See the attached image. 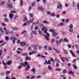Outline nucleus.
I'll return each mask as SVG.
<instances>
[{"mask_svg": "<svg viewBox=\"0 0 79 79\" xmlns=\"http://www.w3.org/2000/svg\"><path fill=\"white\" fill-rule=\"evenodd\" d=\"M49 31L51 32H53L52 34V35H53V36H56V35H57V33L55 32V30L53 29H50L49 30Z\"/></svg>", "mask_w": 79, "mask_h": 79, "instance_id": "1", "label": "nucleus"}, {"mask_svg": "<svg viewBox=\"0 0 79 79\" xmlns=\"http://www.w3.org/2000/svg\"><path fill=\"white\" fill-rule=\"evenodd\" d=\"M6 7L8 8H13V6L12 4L9 3L6 5Z\"/></svg>", "mask_w": 79, "mask_h": 79, "instance_id": "2", "label": "nucleus"}, {"mask_svg": "<svg viewBox=\"0 0 79 79\" xmlns=\"http://www.w3.org/2000/svg\"><path fill=\"white\" fill-rule=\"evenodd\" d=\"M57 3L58 4H59V6H57V8H59V9H61V8H62V5L60 3V2H58Z\"/></svg>", "mask_w": 79, "mask_h": 79, "instance_id": "3", "label": "nucleus"}, {"mask_svg": "<svg viewBox=\"0 0 79 79\" xmlns=\"http://www.w3.org/2000/svg\"><path fill=\"white\" fill-rule=\"evenodd\" d=\"M69 52L71 54L72 56H73V57H74V58H76V57H77V56L75 55L74 52H73V51H72V50H70Z\"/></svg>", "mask_w": 79, "mask_h": 79, "instance_id": "4", "label": "nucleus"}, {"mask_svg": "<svg viewBox=\"0 0 79 79\" xmlns=\"http://www.w3.org/2000/svg\"><path fill=\"white\" fill-rule=\"evenodd\" d=\"M16 39V38L15 37H11L10 38V40H13V44L15 43V40Z\"/></svg>", "mask_w": 79, "mask_h": 79, "instance_id": "5", "label": "nucleus"}, {"mask_svg": "<svg viewBox=\"0 0 79 79\" xmlns=\"http://www.w3.org/2000/svg\"><path fill=\"white\" fill-rule=\"evenodd\" d=\"M31 47H34V50H37V47L36 45H33L31 46Z\"/></svg>", "mask_w": 79, "mask_h": 79, "instance_id": "6", "label": "nucleus"}, {"mask_svg": "<svg viewBox=\"0 0 79 79\" xmlns=\"http://www.w3.org/2000/svg\"><path fill=\"white\" fill-rule=\"evenodd\" d=\"M25 45H26V43L24 41L21 42L20 43V45H21V46H22V47H24V46H25Z\"/></svg>", "mask_w": 79, "mask_h": 79, "instance_id": "7", "label": "nucleus"}, {"mask_svg": "<svg viewBox=\"0 0 79 79\" xmlns=\"http://www.w3.org/2000/svg\"><path fill=\"white\" fill-rule=\"evenodd\" d=\"M13 14L12 13H10L9 14V17L10 18V19H12L13 18Z\"/></svg>", "mask_w": 79, "mask_h": 79, "instance_id": "8", "label": "nucleus"}, {"mask_svg": "<svg viewBox=\"0 0 79 79\" xmlns=\"http://www.w3.org/2000/svg\"><path fill=\"white\" fill-rule=\"evenodd\" d=\"M12 30L13 31H18L19 29V28L16 27H13L12 28Z\"/></svg>", "mask_w": 79, "mask_h": 79, "instance_id": "9", "label": "nucleus"}, {"mask_svg": "<svg viewBox=\"0 0 79 79\" xmlns=\"http://www.w3.org/2000/svg\"><path fill=\"white\" fill-rule=\"evenodd\" d=\"M64 59L66 61H69V57H64Z\"/></svg>", "mask_w": 79, "mask_h": 79, "instance_id": "10", "label": "nucleus"}, {"mask_svg": "<svg viewBox=\"0 0 79 79\" xmlns=\"http://www.w3.org/2000/svg\"><path fill=\"white\" fill-rule=\"evenodd\" d=\"M26 60H28V61H31V57H29L28 56H27L26 58Z\"/></svg>", "mask_w": 79, "mask_h": 79, "instance_id": "11", "label": "nucleus"}, {"mask_svg": "<svg viewBox=\"0 0 79 79\" xmlns=\"http://www.w3.org/2000/svg\"><path fill=\"white\" fill-rule=\"evenodd\" d=\"M34 18H33L32 19H31L29 20V21L31 23H32V22L34 20Z\"/></svg>", "mask_w": 79, "mask_h": 79, "instance_id": "12", "label": "nucleus"}, {"mask_svg": "<svg viewBox=\"0 0 79 79\" xmlns=\"http://www.w3.org/2000/svg\"><path fill=\"white\" fill-rule=\"evenodd\" d=\"M0 31L2 33L1 34H4V31H3V29H2V28H0Z\"/></svg>", "mask_w": 79, "mask_h": 79, "instance_id": "13", "label": "nucleus"}, {"mask_svg": "<svg viewBox=\"0 0 79 79\" xmlns=\"http://www.w3.org/2000/svg\"><path fill=\"white\" fill-rule=\"evenodd\" d=\"M9 30H7L5 31V34H6V35L9 34Z\"/></svg>", "mask_w": 79, "mask_h": 79, "instance_id": "14", "label": "nucleus"}, {"mask_svg": "<svg viewBox=\"0 0 79 79\" xmlns=\"http://www.w3.org/2000/svg\"><path fill=\"white\" fill-rule=\"evenodd\" d=\"M42 36H44L45 38L47 40H48V41L49 40V39H48V37H47V36L45 35H43Z\"/></svg>", "mask_w": 79, "mask_h": 79, "instance_id": "15", "label": "nucleus"}, {"mask_svg": "<svg viewBox=\"0 0 79 79\" xmlns=\"http://www.w3.org/2000/svg\"><path fill=\"white\" fill-rule=\"evenodd\" d=\"M46 63L47 64H50L51 63V62H50V61L49 60H48V62H47V60H45Z\"/></svg>", "mask_w": 79, "mask_h": 79, "instance_id": "16", "label": "nucleus"}, {"mask_svg": "<svg viewBox=\"0 0 79 79\" xmlns=\"http://www.w3.org/2000/svg\"><path fill=\"white\" fill-rule=\"evenodd\" d=\"M54 61H57V62H58V63L60 62V61L59 60H58V59L56 58H55Z\"/></svg>", "mask_w": 79, "mask_h": 79, "instance_id": "17", "label": "nucleus"}, {"mask_svg": "<svg viewBox=\"0 0 79 79\" xmlns=\"http://www.w3.org/2000/svg\"><path fill=\"white\" fill-rule=\"evenodd\" d=\"M38 9L40 10H41V11H43L44 10V8H42V7H38Z\"/></svg>", "mask_w": 79, "mask_h": 79, "instance_id": "18", "label": "nucleus"}, {"mask_svg": "<svg viewBox=\"0 0 79 79\" xmlns=\"http://www.w3.org/2000/svg\"><path fill=\"white\" fill-rule=\"evenodd\" d=\"M64 25V23L62 22V23H59L58 24V26H63Z\"/></svg>", "mask_w": 79, "mask_h": 79, "instance_id": "19", "label": "nucleus"}, {"mask_svg": "<svg viewBox=\"0 0 79 79\" xmlns=\"http://www.w3.org/2000/svg\"><path fill=\"white\" fill-rule=\"evenodd\" d=\"M69 32H73V28H69Z\"/></svg>", "mask_w": 79, "mask_h": 79, "instance_id": "20", "label": "nucleus"}, {"mask_svg": "<svg viewBox=\"0 0 79 79\" xmlns=\"http://www.w3.org/2000/svg\"><path fill=\"white\" fill-rule=\"evenodd\" d=\"M64 41L65 42H69V40L67 39V38H65L64 39Z\"/></svg>", "mask_w": 79, "mask_h": 79, "instance_id": "21", "label": "nucleus"}, {"mask_svg": "<svg viewBox=\"0 0 79 79\" xmlns=\"http://www.w3.org/2000/svg\"><path fill=\"white\" fill-rule=\"evenodd\" d=\"M69 28L73 29V25L72 24H70V25L69 26Z\"/></svg>", "mask_w": 79, "mask_h": 79, "instance_id": "22", "label": "nucleus"}, {"mask_svg": "<svg viewBox=\"0 0 79 79\" xmlns=\"http://www.w3.org/2000/svg\"><path fill=\"white\" fill-rule=\"evenodd\" d=\"M20 6H22L23 4V0H20Z\"/></svg>", "mask_w": 79, "mask_h": 79, "instance_id": "23", "label": "nucleus"}, {"mask_svg": "<svg viewBox=\"0 0 79 79\" xmlns=\"http://www.w3.org/2000/svg\"><path fill=\"white\" fill-rule=\"evenodd\" d=\"M73 68L74 69H77V67L76 64H74L73 66Z\"/></svg>", "mask_w": 79, "mask_h": 79, "instance_id": "24", "label": "nucleus"}, {"mask_svg": "<svg viewBox=\"0 0 79 79\" xmlns=\"http://www.w3.org/2000/svg\"><path fill=\"white\" fill-rule=\"evenodd\" d=\"M10 73L11 71H7L6 72V75H8V74H10Z\"/></svg>", "mask_w": 79, "mask_h": 79, "instance_id": "25", "label": "nucleus"}, {"mask_svg": "<svg viewBox=\"0 0 79 79\" xmlns=\"http://www.w3.org/2000/svg\"><path fill=\"white\" fill-rule=\"evenodd\" d=\"M48 70H52V68L51 67L50 65H48Z\"/></svg>", "mask_w": 79, "mask_h": 79, "instance_id": "26", "label": "nucleus"}, {"mask_svg": "<svg viewBox=\"0 0 79 79\" xmlns=\"http://www.w3.org/2000/svg\"><path fill=\"white\" fill-rule=\"evenodd\" d=\"M5 39L6 40V41H8V40H9V38H8L7 36H6L5 37Z\"/></svg>", "mask_w": 79, "mask_h": 79, "instance_id": "27", "label": "nucleus"}, {"mask_svg": "<svg viewBox=\"0 0 79 79\" xmlns=\"http://www.w3.org/2000/svg\"><path fill=\"white\" fill-rule=\"evenodd\" d=\"M53 49L54 50V51H55V52H56V53H60L59 51L57 50L55 48H53Z\"/></svg>", "mask_w": 79, "mask_h": 79, "instance_id": "28", "label": "nucleus"}, {"mask_svg": "<svg viewBox=\"0 0 79 79\" xmlns=\"http://www.w3.org/2000/svg\"><path fill=\"white\" fill-rule=\"evenodd\" d=\"M63 73H64V74H66V73H67V70L65 69H63Z\"/></svg>", "mask_w": 79, "mask_h": 79, "instance_id": "29", "label": "nucleus"}, {"mask_svg": "<svg viewBox=\"0 0 79 79\" xmlns=\"http://www.w3.org/2000/svg\"><path fill=\"white\" fill-rule=\"evenodd\" d=\"M63 50L64 52V53L65 54H67L68 53V51L66 50H65L64 49H63Z\"/></svg>", "mask_w": 79, "mask_h": 79, "instance_id": "30", "label": "nucleus"}, {"mask_svg": "<svg viewBox=\"0 0 79 79\" xmlns=\"http://www.w3.org/2000/svg\"><path fill=\"white\" fill-rule=\"evenodd\" d=\"M11 61L8 60L7 62V64L9 65L10 64H11Z\"/></svg>", "mask_w": 79, "mask_h": 79, "instance_id": "31", "label": "nucleus"}, {"mask_svg": "<svg viewBox=\"0 0 79 79\" xmlns=\"http://www.w3.org/2000/svg\"><path fill=\"white\" fill-rule=\"evenodd\" d=\"M43 23H45V24H49V23L47 21L45 20L43 22Z\"/></svg>", "mask_w": 79, "mask_h": 79, "instance_id": "32", "label": "nucleus"}, {"mask_svg": "<svg viewBox=\"0 0 79 79\" xmlns=\"http://www.w3.org/2000/svg\"><path fill=\"white\" fill-rule=\"evenodd\" d=\"M35 5V2H33L32 3L31 5L32 6H34Z\"/></svg>", "mask_w": 79, "mask_h": 79, "instance_id": "33", "label": "nucleus"}, {"mask_svg": "<svg viewBox=\"0 0 79 79\" xmlns=\"http://www.w3.org/2000/svg\"><path fill=\"white\" fill-rule=\"evenodd\" d=\"M18 50H20V51H23V50H24L23 49H22L21 48H18Z\"/></svg>", "mask_w": 79, "mask_h": 79, "instance_id": "34", "label": "nucleus"}, {"mask_svg": "<svg viewBox=\"0 0 79 79\" xmlns=\"http://www.w3.org/2000/svg\"><path fill=\"white\" fill-rule=\"evenodd\" d=\"M69 74H74V72L73 71H69Z\"/></svg>", "mask_w": 79, "mask_h": 79, "instance_id": "35", "label": "nucleus"}, {"mask_svg": "<svg viewBox=\"0 0 79 79\" xmlns=\"http://www.w3.org/2000/svg\"><path fill=\"white\" fill-rule=\"evenodd\" d=\"M31 71L32 72H35V68H32L31 69Z\"/></svg>", "mask_w": 79, "mask_h": 79, "instance_id": "36", "label": "nucleus"}, {"mask_svg": "<svg viewBox=\"0 0 79 79\" xmlns=\"http://www.w3.org/2000/svg\"><path fill=\"white\" fill-rule=\"evenodd\" d=\"M51 16H55V14H54V13H51Z\"/></svg>", "mask_w": 79, "mask_h": 79, "instance_id": "37", "label": "nucleus"}, {"mask_svg": "<svg viewBox=\"0 0 79 79\" xmlns=\"http://www.w3.org/2000/svg\"><path fill=\"white\" fill-rule=\"evenodd\" d=\"M38 32L39 34H40V35H42V31L40 30H39Z\"/></svg>", "mask_w": 79, "mask_h": 79, "instance_id": "38", "label": "nucleus"}, {"mask_svg": "<svg viewBox=\"0 0 79 79\" xmlns=\"http://www.w3.org/2000/svg\"><path fill=\"white\" fill-rule=\"evenodd\" d=\"M25 18H24L23 19V21H26L27 20V18L26 17V16H25Z\"/></svg>", "mask_w": 79, "mask_h": 79, "instance_id": "39", "label": "nucleus"}, {"mask_svg": "<svg viewBox=\"0 0 79 79\" xmlns=\"http://www.w3.org/2000/svg\"><path fill=\"white\" fill-rule=\"evenodd\" d=\"M46 27H44L41 28V31H44V30L45 29H46Z\"/></svg>", "mask_w": 79, "mask_h": 79, "instance_id": "40", "label": "nucleus"}, {"mask_svg": "<svg viewBox=\"0 0 79 79\" xmlns=\"http://www.w3.org/2000/svg\"><path fill=\"white\" fill-rule=\"evenodd\" d=\"M24 64L25 65V66H27L28 64V63L27 62H25L24 63Z\"/></svg>", "mask_w": 79, "mask_h": 79, "instance_id": "41", "label": "nucleus"}, {"mask_svg": "<svg viewBox=\"0 0 79 79\" xmlns=\"http://www.w3.org/2000/svg\"><path fill=\"white\" fill-rule=\"evenodd\" d=\"M51 41L52 43H53L55 41V39H51Z\"/></svg>", "mask_w": 79, "mask_h": 79, "instance_id": "42", "label": "nucleus"}, {"mask_svg": "<svg viewBox=\"0 0 79 79\" xmlns=\"http://www.w3.org/2000/svg\"><path fill=\"white\" fill-rule=\"evenodd\" d=\"M2 63H3V65H4V66H6V65H7V63H4V62H3V61H2Z\"/></svg>", "mask_w": 79, "mask_h": 79, "instance_id": "43", "label": "nucleus"}, {"mask_svg": "<svg viewBox=\"0 0 79 79\" xmlns=\"http://www.w3.org/2000/svg\"><path fill=\"white\" fill-rule=\"evenodd\" d=\"M47 13L48 15H51V14H52V13L50 12V11H47Z\"/></svg>", "mask_w": 79, "mask_h": 79, "instance_id": "44", "label": "nucleus"}, {"mask_svg": "<svg viewBox=\"0 0 79 79\" xmlns=\"http://www.w3.org/2000/svg\"><path fill=\"white\" fill-rule=\"evenodd\" d=\"M64 57H60V59L61 60H62V61L63 62H64Z\"/></svg>", "mask_w": 79, "mask_h": 79, "instance_id": "45", "label": "nucleus"}, {"mask_svg": "<svg viewBox=\"0 0 79 79\" xmlns=\"http://www.w3.org/2000/svg\"><path fill=\"white\" fill-rule=\"evenodd\" d=\"M20 64L22 65L23 66H25V65H24V63H20Z\"/></svg>", "mask_w": 79, "mask_h": 79, "instance_id": "46", "label": "nucleus"}, {"mask_svg": "<svg viewBox=\"0 0 79 79\" xmlns=\"http://www.w3.org/2000/svg\"><path fill=\"white\" fill-rule=\"evenodd\" d=\"M22 55H23L24 56H27V53H23L22 54Z\"/></svg>", "mask_w": 79, "mask_h": 79, "instance_id": "47", "label": "nucleus"}, {"mask_svg": "<svg viewBox=\"0 0 79 79\" xmlns=\"http://www.w3.org/2000/svg\"><path fill=\"white\" fill-rule=\"evenodd\" d=\"M5 21L6 22H8V19H6V18L5 19Z\"/></svg>", "mask_w": 79, "mask_h": 79, "instance_id": "48", "label": "nucleus"}, {"mask_svg": "<svg viewBox=\"0 0 79 79\" xmlns=\"http://www.w3.org/2000/svg\"><path fill=\"white\" fill-rule=\"evenodd\" d=\"M27 26V23L26 22H25L23 25V26Z\"/></svg>", "mask_w": 79, "mask_h": 79, "instance_id": "49", "label": "nucleus"}, {"mask_svg": "<svg viewBox=\"0 0 79 79\" xmlns=\"http://www.w3.org/2000/svg\"><path fill=\"white\" fill-rule=\"evenodd\" d=\"M59 66H60V64H59V63H56V66L57 67H58Z\"/></svg>", "mask_w": 79, "mask_h": 79, "instance_id": "50", "label": "nucleus"}, {"mask_svg": "<svg viewBox=\"0 0 79 79\" xmlns=\"http://www.w3.org/2000/svg\"><path fill=\"white\" fill-rule=\"evenodd\" d=\"M63 39H60L59 40V43H61V42H62V41H63Z\"/></svg>", "mask_w": 79, "mask_h": 79, "instance_id": "51", "label": "nucleus"}, {"mask_svg": "<svg viewBox=\"0 0 79 79\" xmlns=\"http://www.w3.org/2000/svg\"><path fill=\"white\" fill-rule=\"evenodd\" d=\"M27 23L28 24V25H29L30 24H31V23L28 20L27 21Z\"/></svg>", "mask_w": 79, "mask_h": 79, "instance_id": "52", "label": "nucleus"}, {"mask_svg": "<svg viewBox=\"0 0 79 79\" xmlns=\"http://www.w3.org/2000/svg\"><path fill=\"white\" fill-rule=\"evenodd\" d=\"M26 32V31L24 30L23 31L22 33L21 34H25V33Z\"/></svg>", "mask_w": 79, "mask_h": 79, "instance_id": "53", "label": "nucleus"}, {"mask_svg": "<svg viewBox=\"0 0 79 79\" xmlns=\"http://www.w3.org/2000/svg\"><path fill=\"white\" fill-rule=\"evenodd\" d=\"M37 53V52L35 51H32V53L33 54H35V53Z\"/></svg>", "mask_w": 79, "mask_h": 79, "instance_id": "54", "label": "nucleus"}, {"mask_svg": "<svg viewBox=\"0 0 79 79\" xmlns=\"http://www.w3.org/2000/svg\"><path fill=\"white\" fill-rule=\"evenodd\" d=\"M47 29H46L44 30V32H45V33H46V34L47 33Z\"/></svg>", "mask_w": 79, "mask_h": 79, "instance_id": "55", "label": "nucleus"}, {"mask_svg": "<svg viewBox=\"0 0 79 79\" xmlns=\"http://www.w3.org/2000/svg\"><path fill=\"white\" fill-rule=\"evenodd\" d=\"M56 43L57 45H59V43H60L59 42H58V40H56Z\"/></svg>", "mask_w": 79, "mask_h": 79, "instance_id": "56", "label": "nucleus"}, {"mask_svg": "<svg viewBox=\"0 0 79 79\" xmlns=\"http://www.w3.org/2000/svg\"><path fill=\"white\" fill-rule=\"evenodd\" d=\"M66 13V12L65 11H64L62 12V15H65Z\"/></svg>", "mask_w": 79, "mask_h": 79, "instance_id": "57", "label": "nucleus"}, {"mask_svg": "<svg viewBox=\"0 0 79 79\" xmlns=\"http://www.w3.org/2000/svg\"><path fill=\"white\" fill-rule=\"evenodd\" d=\"M4 4L5 2H4V1H2L1 2V5H4Z\"/></svg>", "mask_w": 79, "mask_h": 79, "instance_id": "58", "label": "nucleus"}, {"mask_svg": "<svg viewBox=\"0 0 79 79\" xmlns=\"http://www.w3.org/2000/svg\"><path fill=\"white\" fill-rule=\"evenodd\" d=\"M29 55H33V54H32V52H29Z\"/></svg>", "mask_w": 79, "mask_h": 79, "instance_id": "59", "label": "nucleus"}, {"mask_svg": "<svg viewBox=\"0 0 79 79\" xmlns=\"http://www.w3.org/2000/svg\"><path fill=\"white\" fill-rule=\"evenodd\" d=\"M48 49L49 50H52V47L50 46L49 47Z\"/></svg>", "mask_w": 79, "mask_h": 79, "instance_id": "60", "label": "nucleus"}, {"mask_svg": "<svg viewBox=\"0 0 79 79\" xmlns=\"http://www.w3.org/2000/svg\"><path fill=\"white\" fill-rule=\"evenodd\" d=\"M21 68H22V66H21V65H20L18 67V69H20Z\"/></svg>", "mask_w": 79, "mask_h": 79, "instance_id": "61", "label": "nucleus"}, {"mask_svg": "<svg viewBox=\"0 0 79 79\" xmlns=\"http://www.w3.org/2000/svg\"><path fill=\"white\" fill-rule=\"evenodd\" d=\"M32 32L34 34H35V35L37 33L36 32V31H33Z\"/></svg>", "mask_w": 79, "mask_h": 79, "instance_id": "62", "label": "nucleus"}, {"mask_svg": "<svg viewBox=\"0 0 79 79\" xmlns=\"http://www.w3.org/2000/svg\"><path fill=\"white\" fill-rule=\"evenodd\" d=\"M56 18H60V15L59 14H57L56 15Z\"/></svg>", "mask_w": 79, "mask_h": 79, "instance_id": "63", "label": "nucleus"}, {"mask_svg": "<svg viewBox=\"0 0 79 79\" xmlns=\"http://www.w3.org/2000/svg\"><path fill=\"white\" fill-rule=\"evenodd\" d=\"M6 79H10V77H9L8 76H7L6 77Z\"/></svg>", "mask_w": 79, "mask_h": 79, "instance_id": "64", "label": "nucleus"}]
</instances>
